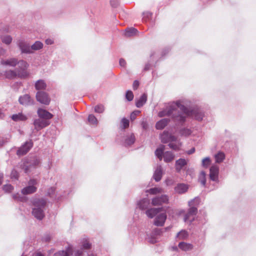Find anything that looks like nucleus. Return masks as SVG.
I'll return each mask as SVG.
<instances>
[{
  "instance_id": "f257e3e1",
  "label": "nucleus",
  "mask_w": 256,
  "mask_h": 256,
  "mask_svg": "<svg viewBox=\"0 0 256 256\" xmlns=\"http://www.w3.org/2000/svg\"><path fill=\"white\" fill-rule=\"evenodd\" d=\"M185 106L180 102L168 104L164 110L158 112L160 117L172 115L176 120L180 121V116L182 110H185Z\"/></svg>"
},
{
  "instance_id": "f03ea898",
  "label": "nucleus",
  "mask_w": 256,
  "mask_h": 256,
  "mask_svg": "<svg viewBox=\"0 0 256 256\" xmlns=\"http://www.w3.org/2000/svg\"><path fill=\"white\" fill-rule=\"evenodd\" d=\"M32 214L38 220H42L44 216V210L46 200L44 198H36L33 200Z\"/></svg>"
},
{
  "instance_id": "7ed1b4c3",
  "label": "nucleus",
  "mask_w": 256,
  "mask_h": 256,
  "mask_svg": "<svg viewBox=\"0 0 256 256\" xmlns=\"http://www.w3.org/2000/svg\"><path fill=\"white\" fill-rule=\"evenodd\" d=\"M160 140L163 143L170 142L168 144L170 148L175 150H178L182 146L180 140H178L175 136L172 135L168 132H163L160 135Z\"/></svg>"
},
{
  "instance_id": "20e7f679",
  "label": "nucleus",
  "mask_w": 256,
  "mask_h": 256,
  "mask_svg": "<svg viewBox=\"0 0 256 256\" xmlns=\"http://www.w3.org/2000/svg\"><path fill=\"white\" fill-rule=\"evenodd\" d=\"M200 202V200L198 198H196L188 202V206L190 208L188 214L184 216V220L185 222H191L194 220V216L197 212V208L195 206L198 205Z\"/></svg>"
},
{
  "instance_id": "39448f33",
  "label": "nucleus",
  "mask_w": 256,
  "mask_h": 256,
  "mask_svg": "<svg viewBox=\"0 0 256 256\" xmlns=\"http://www.w3.org/2000/svg\"><path fill=\"white\" fill-rule=\"evenodd\" d=\"M185 108L186 110H182V115L180 116V122H184L186 116H189L194 117L198 120H202L204 114L199 110H194L192 111H190L186 108L185 107Z\"/></svg>"
},
{
  "instance_id": "423d86ee",
  "label": "nucleus",
  "mask_w": 256,
  "mask_h": 256,
  "mask_svg": "<svg viewBox=\"0 0 256 256\" xmlns=\"http://www.w3.org/2000/svg\"><path fill=\"white\" fill-rule=\"evenodd\" d=\"M29 76V73L27 71L19 72L18 70H8L1 72H0V77L4 76L7 78H14L16 77L20 78H26Z\"/></svg>"
},
{
  "instance_id": "0eeeda50",
  "label": "nucleus",
  "mask_w": 256,
  "mask_h": 256,
  "mask_svg": "<svg viewBox=\"0 0 256 256\" xmlns=\"http://www.w3.org/2000/svg\"><path fill=\"white\" fill-rule=\"evenodd\" d=\"M38 182L36 180L31 179L28 182V186L22 190V194L27 195L35 192L37 190V187L36 186Z\"/></svg>"
},
{
  "instance_id": "6e6552de",
  "label": "nucleus",
  "mask_w": 256,
  "mask_h": 256,
  "mask_svg": "<svg viewBox=\"0 0 256 256\" xmlns=\"http://www.w3.org/2000/svg\"><path fill=\"white\" fill-rule=\"evenodd\" d=\"M36 98L37 101L46 105H48L50 101V99L48 94L46 92L42 91L38 92L36 94Z\"/></svg>"
},
{
  "instance_id": "1a4fd4ad",
  "label": "nucleus",
  "mask_w": 256,
  "mask_h": 256,
  "mask_svg": "<svg viewBox=\"0 0 256 256\" xmlns=\"http://www.w3.org/2000/svg\"><path fill=\"white\" fill-rule=\"evenodd\" d=\"M50 124V122L47 120H44L40 118L36 119L34 122V129L38 131L42 128L47 126Z\"/></svg>"
},
{
  "instance_id": "9d476101",
  "label": "nucleus",
  "mask_w": 256,
  "mask_h": 256,
  "mask_svg": "<svg viewBox=\"0 0 256 256\" xmlns=\"http://www.w3.org/2000/svg\"><path fill=\"white\" fill-rule=\"evenodd\" d=\"M32 142L31 141L26 142L17 151V154L23 156L26 154L32 146Z\"/></svg>"
},
{
  "instance_id": "9b49d317",
  "label": "nucleus",
  "mask_w": 256,
  "mask_h": 256,
  "mask_svg": "<svg viewBox=\"0 0 256 256\" xmlns=\"http://www.w3.org/2000/svg\"><path fill=\"white\" fill-rule=\"evenodd\" d=\"M168 201V196L166 195H162L160 197H156L152 198V204L153 206H160L163 204H166Z\"/></svg>"
},
{
  "instance_id": "f8f14e48",
  "label": "nucleus",
  "mask_w": 256,
  "mask_h": 256,
  "mask_svg": "<svg viewBox=\"0 0 256 256\" xmlns=\"http://www.w3.org/2000/svg\"><path fill=\"white\" fill-rule=\"evenodd\" d=\"M19 102L20 104L24 106H30L34 104V100L32 99L30 95L28 94L20 96L19 98Z\"/></svg>"
},
{
  "instance_id": "ddd939ff",
  "label": "nucleus",
  "mask_w": 256,
  "mask_h": 256,
  "mask_svg": "<svg viewBox=\"0 0 256 256\" xmlns=\"http://www.w3.org/2000/svg\"><path fill=\"white\" fill-rule=\"evenodd\" d=\"M166 218V215L165 212L158 214L155 218L154 221V225L156 226H162Z\"/></svg>"
},
{
  "instance_id": "4468645a",
  "label": "nucleus",
  "mask_w": 256,
  "mask_h": 256,
  "mask_svg": "<svg viewBox=\"0 0 256 256\" xmlns=\"http://www.w3.org/2000/svg\"><path fill=\"white\" fill-rule=\"evenodd\" d=\"M18 46L22 53L32 54L30 46L27 42L23 40H20Z\"/></svg>"
},
{
  "instance_id": "2eb2a0df",
  "label": "nucleus",
  "mask_w": 256,
  "mask_h": 256,
  "mask_svg": "<svg viewBox=\"0 0 256 256\" xmlns=\"http://www.w3.org/2000/svg\"><path fill=\"white\" fill-rule=\"evenodd\" d=\"M37 113L40 118L47 120L48 121L53 116L52 114L42 108H38Z\"/></svg>"
},
{
  "instance_id": "dca6fc26",
  "label": "nucleus",
  "mask_w": 256,
  "mask_h": 256,
  "mask_svg": "<svg viewBox=\"0 0 256 256\" xmlns=\"http://www.w3.org/2000/svg\"><path fill=\"white\" fill-rule=\"evenodd\" d=\"M210 177L211 180L216 181L218 179V174L219 172L218 166L216 165L212 166L210 170Z\"/></svg>"
},
{
  "instance_id": "f3484780",
  "label": "nucleus",
  "mask_w": 256,
  "mask_h": 256,
  "mask_svg": "<svg viewBox=\"0 0 256 256\" xmlns=\"http://www.w3.org/2000/svg\"><path fill=\"white\" fill-rule=\"evenodd\" d=\"M188 160L184 158H180L176 162L175 168L177 172H180L187 164Z\"/></svg>"
},
{
  "instance_id": "a211bd4d",
  "label": "nucleus",
  "mask_w": 256,
  "mask_h": 256,
  "mask_svg": "<svg viewBox=\"0 0 256 256\" xmlns=\"http://www.w3.org/2000/svg\"><path fill=\"white\" fill-rule=\"evenodd\" d=\"M1 64L14 67L18 64V60L15 58H11L8 60H2L0 61Z\"/></svg>"
},
{
  "instance_id": "6ab92c4d",
  "label": "nucleus",
  "mask_w": 256,
  "mask_h": 256,
  "mask_svg": "<svg viewBox=\"0 0 256 256\" xmlns=\"http://www.w3.org/2000/svg\"><path fill=\"white\" fill-rule=\"evenodd\" d=\"M162 174V167L160 166H158L154 172L153 178L156 182H158L161 180Z\"/></svg>"
},
{
  "instance_id": "aec40b11",
  "label": "nucleus",
  "mask_w": 256,
  "mask_h": 256,
  "mask_svg": "<svg viewBox=\"0 0 256 256\" xmlns=\"http://www.w3.org/2000/svg\"><path fill=\"white\" fill-rule=\"evenodd\" d=\"M188 186L187 184H179L175 188L174 190L176 192L182 194L187 192Z\"/></svg>"
},
{
  "instance_id": "412c9836",
  "label": "nucleus",
  "mask_w": 256,
  "mask_h": 256,
  "mask_svg": "<svg viewBox=\"0 0 256 256\" xmlns=\"http://www.w3.org/2000/svg\"><path fill=\"white\" fill-rule=\"evenodd\" d=\"M162 210V208H152L148 210L146 212V216L149 218H153L156 214L160 212Z\"/></svg>"
},
{
  "instance_id": "4be33fe9",
  "label": "nucleus",
  "mask_w": 256,
  "mask_h": 256,
  "mask_svg": "<svg viewBox=\"0 0 256 256\" xmlns=\"http://www.w3.org/2000/svg\"><path fill=\"white\" fill-rule=\"evenodd\" d=\"M35 88L38 90H44L46 88V84L43 80H39L35 82Z\"/></svg>"
},
{
  "instance_id": "5701e85b",
  "label": "nucleus",
  "mask_w": 256,
  "mask_h": 256,
  "mask_svg": "<svg viewBox=\"0 0 256 256\" xmlns=\"http://www.w3.org/2000/svg\"><path fill=\"white\" fill-rule=\"evenodd\" d=\"M178 246L181 250L185 252L190 250L193 248V246L192 244L185 242H180Z\"/></svg>"
},
{
  "instance_id": "b1692460",
  "label": "nucleus",
  "mask_w": 256,
  "mask_h": 256,
  "mask_svg": "<svg viewBox=\"0 0 256 256\" xmlns=\"http://www.w3.org/2000/svg\"><path fill=\"white\" fill-rule=\"evenodd\" d=\"M168 118H163L158 122L156 124V128L157 130L163 129L168 123Z\"/></svg>"
},
{
  "instance_id": "393cba45",
  "label": "nucleus",
  "mask_w": 256,
  "mask_h": 256,
  "mask_svg": "<svg viewBox=\"0 0 256 256\" xmlns=\"http://www.w3.org/2000/svg\"><path fill=\"white\" fill-rule=\"evenodd\" d=\"M72 253V248L71 246H69L68 249L64 251H60L54 254V256H70Z\"/></svg>"
},
{
  "instance_id": "a878e982",
  "label": "nucleus",
  "mask_w": 256,
  "mask_h": 256,
  "mask_svg": "<svg viewBox=\"0 0 256 256\" xmlns=\"http://www.w3.org/2000/svg\"><path fill=\"white\" fill-rule=\"evenodd\" d=\"M19 68H16V70H18L19 72L27 71L26 69L28 66V64L24 60H21L18 61V64Z\"/></svg>"
},
{
  "instance_id": "bb28decb",
  "label": "nucleus",
  "mask_w": 256,
  "mask_h": 256,
  "mask_svg": "<svg viewBox=\"0 0 256 256\" xmlns=\"http://www.w3.org/2000/svg\"><path fill=\"white\" fill-rule=\"evenodd\" d=\"M11 118L13 120L16 122L24 121L27 119L26 116L22 113L13 114L11 116Z\"/></svg>"
},
{
  "instance_id": "cd10ccee",
  "label": "nucleus",
  "mask_w": 256,
  "mask_h": 256,
  "mask_svg": "<svg viewBox=\"0 0 256 256\" xmlns=\"http://www.w3.org/2000/svg\"><path fill=\"white\" fill-rule=\"evenodd\" d=\"M147 96L146 94H144L136 102V106L138 108L142 107L146 102Z\"/></svg>"
},
{
  "instance_id": "c85d7f7f",
  "label": "nucleus",
  "mask_w": 256,
  "mask_h": 256,
  "mask_svg": "<svg viewBox=\"0 0 256 256\" xmlns=\"http://www.w3.org/2000/svg\"><path fill=\"white\" fill-rule=\"evenodd\" d=\"M150 204V202L147 198H144L140 200L138 205L139 208L141 210H145L148 208Z\"/></svg>"
},
{
  "instance_id": "c756f323",
  "label": "nucleus",
  "mask_w": 256,
  "mask_h": 256,
  "mask_svg": "<svg viewBox=\"0 0 256 256\" xmlns=\"http://www.w3.org/2000/svg\"><path fill=\"white\" fill-rule=\"evenodd\" d=\"M43 44L40 41H36L32 46H30L32 54L34 50H38L43 48Z\"/></svg>"
},
{
  "instance_id": "7c9ffc66",
  "label": "nucleus",
  "mask_w": 256,
  "mask_h": 256,
  "mask_svg": "<svg viewBox=\"0 0 256 256\" xmlns=\"http://www.w3.org/2000/svg\"><path fill=\"white\" fill-rule=\"evenodd\" d=\"M164 160L166 162L172 161L174 158V154L170 152H166L164 154Z\"/></svg>"
},
{
  "instance_id": "2f4dec72",
  "label": "nucleus",
  "mask_w": 256,
  "mask_h": 256,
  "mask_svg": "<svg viewBox=\"0 0 256 256\" xmlns=\"http://www.w3.org/2000/svg\"><path fill=\"white\" fill-rule=\"evenodd\" d=\"M164 146L163 145L160 146L158 148L155 154L156 156L160 159V160H162V155L164 156Z\"/></svg>"
},
{
  "instance_id": "473e14b6",
  "label": "nucleus",
  "mask_w": 256,
  "mask_h": 256,
  "mask_svg": "<svg viewBox=\"0 0 256 256\" xmlns=\"http://www.w3.org/2000/svg\"><path fill=\"white\" fill-rule=\"evenodd\" d=\"M137 32L136 29L132 28L126 30L124 35L126 36L130 37L136 35Z\"/></svg>"
},
{
  "instance_id": "72a5a7b5",
  "label": "nucleus",
  "mask_w": 256,
  "mask_h": 256,
  "mask_svg": "<svg viewBox=\"0 0 256 256\" xmlns=\"http://www.w3.org/2000/svg\"><path fill=\"white\" fill-rule=\"evenodd\" d=\"M216 162L220 163L222 162L225 158V155L224 152H220L214 156Z\"/></svg>"
},
{
  "instance_id": "f704fd0d",
  "label": "nucleus",
  "mask_w": 256,
  "mask_h": 256,
  "mask_svg": "<svg viewBox=\"0 0 256 256\" xmlns=\"http://www.w3.org/2000/svg\"><path fill=\"white\" fill-rule=\"evenodd\" d=\"M2 42L6 44H9L12 41V38L10 36L6 35L0 36Z\"/></svg>"
},
{
  "instance_id": "c9c22d12",
  "label": "nucleus",
  "mask_w": 256,
  "mask_h": 256,
  "mask_svg": "<svg viewBox=\"0 0 256 256\" xmlns=\"http://www.w3.org/2000/svg\"><path fill=\"white\" fill-rule=\"evenodd\" d=\"M177 238L180 240H184L188 236V233L185 230H182L176 236Z\"/></svg>"
},
{
  "instance_id": "e433bc0d",
  "label": "nucleus",
  "mask_w": 256,
  "mask_h": 256,
  "mask_svg": "<svg viewBox=\"0 0 256 256\" xmlns=\"http://www.w3.org/2000/svg\"><path fill=\"white\" fill-rule=\"evenodd\" d=\"M134 136L133 134H131L130 136H128V138L126 139L125 144L127 145H131L134 143Z\"/></svg>"
},
{
  "instance_id": "4c0bfd02",
  "label": "nucleus",
  "mask_w": 256,
  "mask_h": 256,
  "mask_svg": "<svg viewBox=\"0 0 256 256\" xmlns=\"http://www.w3.org/2000/svg\"><path fill=\"white\" fill-rule=\"evenodd\" d=\"M148 192L152 194H157L162 193L163 192L162 188H154L150 189Z\"/></svg>"
},
{
  "instance_id": "58836bf2",
  "label": "nucleus",
  "mask_w": 256,
  "mask_h": 256,
  "mask_svg": "<svg viewBox=\"0 0 256 256\" xmlns=\"http://www.w3.org/2000/svg\"><path fill=\"white\" fill-rule=\"evenodd\" d=\"M88 121L90 124H98V120L93 114H90L88 116Z\"/></svg>"
},
{
  "instance_id": "ea45409f",
  "label": "nucleus",
  "mask_w": 256,
  "mask_h": 256,
  "mask_svg": "<svg viewBox=\"0 0 256 256\" xmlns=\"http://www.w3.org/2000/svg\"><path fill=\"white\" fill-rule=\"evenodd\" d=\"M199 180L203 186L205 185L206 182V174L204 172H200V177H199Z\"/></svg>"
},
{
  "instance_id": "a19ab883",
  "label": "nucleus",
  "mask_w": 256,
  "mask_h": 256,
  "mask_svg": "<svg viewBox=\"0 0 256 256\" xmlns=\"http://www.w3.org/2000/svg\"><path fill=\"white\" fill-rule=\"evenodd\" d=\"M14 200L17 201L24 202L26 200V198L24 196H22L19 194H14L13 195Z\"/></svg>"
},
{
  "instance_id": "79ce46f5",
  "label": "nucleus",
  "mask_w": 256,
  "mask_h": 256,
  "mask_svg": "<svg viewBox=\"0 0 256 256\" xmlns=\"http://www.w3.org/2000/svg\"><path fill=\"white\" fill-rule=\"evenodd\" d=\"M2 189L6 192H10L13 190L14 187L10 184H7L3 186Z\"/></svg>"
},
{
  "instance_id": "37998d69",
  "label": "nucleus",
  "mask_w": 256,
  "mask_h": 256,
  "mask_svg": "<svg viewBox=\"0 0 256 256\" xmlns=\"http://www.w3.org/2000/svg\"><path fill=\"white\" fill-rule=\"evenodd\" d=\"M55 188H49L48 190V195L50 197L53 198H54L56 199V196L54 195V193H55Z\"/></svg>"
},
{
  "instance_id": "c03bdc74",
  "label": "nucleus",
  "mask_w": 256,
  "mask_h": 256,
  "mask_svg": "<svg viewBox=\"0 0 256 256\" xmlns=\"http://www.w3.org/2000/svg\"><path fill=\"white\" fill-rule=\"evenodd\" d=\"M104 110V106L102 104L97 105L94 108V112H96L102 113Z\"/></svg>"
},
{
  "instance_id": "a18cd8bd",
  "label": "nucleus",
  "mask_w": 256,
  "mask_h": 256,
  "mask_svg": "<svg viewBox=\"0 0 256 256\" xmlns=\"http://www.w3.org/2000/svg\"><path fill=\"white\" fill-rule=\"evenodd\" d=\"M210 160L209 158H204L202 160V166L204 167L207 168L208 166L210 164Z\"/></svg>"
},
{
  "instance_id": "49530a36",
  "label": "nucleus",
  "mask_w": 256,
  "mask_h": 256,
  "mask_svg": "<svg viewBox=\"0 0 256 256\" xmlns=\"http://www.w3.org/2000/svg\"><path fill=\"white\" fill-rule=\"evenodd\" d=\"M126 98L128 101H131L134 98V94L132 91L128 90L126 93Z\"/></svg>"
},
{
  "instance_id": "de8ad7c7",
  "label": "nucleus",
  "mask_w": 256,
  "mask_h": 256,
  "mask_svg": "<svg viewBox=\"0 0 256 256\" xmlns=\"http://www.w3.org/2000/svg\"><path fill=\"white\" fill-rule=\"evenodd\" d=\"M140 110H135L133 112L130 114V119L132 120H134L136 118V116L140 113Z\"/></svg>"
},
{
  "instance_id": "09e8293b",
  "label": "nucleus",
  "mask_w": 256,
  "mask_h": 256,
  "mask_svg": "<svg viewBox=\"0 0 256 256\" xmlns=\"http://www.w3.org/2000/svg\"><path fill=\"white\" fill-rule=\"evenodd\" d=\"M122 124L123 126V128H126L128 127L129 126V121L126 118H122Z\"/></svg>"
},
{
  "instance_id": "8fccbe9b",
  "label": "nucleus",
  "mask_w": 256,
  "mask_h": 256,
  "mask_svg": "<svg viewBox=\"0 0 256 256\" xmlns=\"http://www.w3.org/2000/svg\"><path fill=\"white\" fill-rule=\"evenodd\" d=\"M190 130L188 129H184L181 131V134L185 136L190 135Z\"/></svg>"
},
{
  "instance_id": "3c124183",
  "label": "nucleus",
  "mask_w": 256,
  "mask_h": 256,
  "mask_svg": "<svg viewBox=\"0 0 256 256\" xmlns=\"http://www.w3.org/2000/svg\"><path fill=\"white\" fill-rule=\"evenodd\" d=\"M18 173L17 172L16 170H13L12 172L11 177H12V178L16 179V178H18Z\"/></svg>"
},
{
  "instance_id": "603ef678",
  "label": "nucleus",
  "mask_w": 256,
  "mask_h": 256,
  "mask_svg": "<svg viewBox=\"0 0 256 256\" xmlns=\"http://www.w3.org/2000/svg\"><path fill=\"white\" fill-rule=\"evenodd\" d=\"M110 4L113 7H116L118 4V2L117 0H111Z\"/></svg>"
},
{
  "instance_id": "864d4df0",
  "label": "nucleus",
  "mask_w": 256,
  "mask_h": 256,
  "mask_svg": "<svg viewBox=\"0 0 256 256\" xmlns=\"http://www.w3.org/2000/svg\"><path fill=\"white\" fill-rule=\"evenodd\" d=\"M84 248H86V249H88L89 248H90V244L88 243V242L86 240L83 244L82 245Z\"/></svg>"
},
{
  "instance_id": "5fc2aeb1",
  "label": "nucleus",
  "mask_w": 256,
  "mask_h": 256,
  "mask_svg": "<svg viewBox=\"0 0 256 256\" xmlns=\"http://www.w3.org/2000/svg\"><path fill=\"white\" fill-rule=\"evenodd\" d=\"M121 66L124 67L126 65V62L123 58H120L119 62Z\"/></svg>"
},
{
  "instance_id": "6e6d98bb",
  "label": "nucleus",
  "mask_w": 256,
  "mask_h": 256,
  "mask_svg": "<svg viewBox=\"0 0 256 256\" xmlns=\"http://www.w3.org/2000/svg\"><path fill=\"white\" fill-rule=\"evenodd\" d=\"M40 162L36 158H34L33 160L32 163H30V165L32 164L33 166H36Z\"/></svg>"
},
{
  "instance_id": "4d7b16f0",
  "label": "nucleus",
  "mask_w": 256,
  "mask_h": 256,
  "mask_svg": "<svg viewBox=\"0 0 256 256\" xmlns=\"http://www.w3.org/2000/svg\"><path fill=\"white\" fill-rule=\"evenodd\" d=\"M139 86V82L137 80H135L134 81V83H133V88L134 90H136L137 89V88H138Z\"/></svg>"
},
{
  "instance_id": "13d9d810",
  "label": "nucleus",
  "mask_w": 256,
  "mask_h": 256,
  "mask_svg": "<svg viewBox=\"0 0 256 256\" xmlns=\"http://www.w3.org/2000/svg\"><path fill=\"white\" fill-rule=\"evenodd\" d=\"M165 182L167 186H170L172 184L173 181L171 179L168 178L166 180Z\"/></svg>"
},
{
  "instance_id": "bf43d9fd",
  "label": "nucleus",
  "mask_w": 256,
  "mask_h": 256,
  "mask_svg": "<svg viewBox=\"0 0 256 256\" xmlns=\"http://www.w3.org/2000/svg\"><path fill=\"white\" fill-rule=\"evenodd\" d=\"M45 42L46 44H52L54 43V41L50 38L46 39Z\"/></svg>"
},
{
  "instance_id": "052dcab7",
  "label": "nucleus",
  "mask_w": 256,
  "mask_h": 256,
  "mask_svg": "<svg viewBox=\"0 0 256 256\" xmlns=\"http://www.w3.org/2000/svg\"><path fill=\"white\" fill-rule=\"evenodd\" d=\"M195 152V148H191L190 150H188L186 153L188 154H193L194 152Z\"/></svg>"
},
{
  "instance_id": "680f3d73",
  "label": "nucleus",
  "mask_w": 256,
  "mask_h": 256,
  "mask_svg": "<svg viewBox=\"0 0 256 256\" xmlns=\"http://www.w3.org/2000/svg\"><path fill=\"white\" fill-rule=\"evenodd\" d=\"M142 126L144 129H146L148 128V124L146 122H142Z\"/></svg>"
},
{
  "instance_id": "e2e57ef3",
  "label": "nucleus",
  "mask_w": 256,
  "mask_h": 256,
  "mask_svg": "<svg viewBox=\"0 0 256 256\" xmlns=\"http://www.w3.org/2000/svg\"><path fill=\"white\" fill-rule=\"evenodd\" d=\"M6 53V50L2 48H0V56L4 55Z\"/></svg>"
},
{
  "instance_id": "0e129e2a",
  "label": "nucleus",
  "mask_w": 256,
  "mask_h": 256,
  "mask_svg": "<svg viewBox=\"0 0 256 256\" xmlns=\"http://www.w3.org/2000/svg\"><path fill=\"white\" fill-rule=\"evenodd\" d=\"M32 256H44L42 254L39 252H35Z\"/></svg>"
},
{
  "instance_id": "69168bd1",
  "label": "nucleus",
  "mask_w": 256,
  "mask_h": 256,
  "mask_svg": "<svg viewBox=\"0 0 256 256\" xmlns=\"http://www.w3.org/2000/svg\"><path fill=\"white\" fill-rule=\"evenodd\" d=\"M82 251L78 250L76 254V256H82Z\"/></svg>"
},
{
  "instance_id": "338daca9",
  "label": "nucleus",
  "mask_w": 256,
  "mask_h": 256,
  "mask_svg": "<svg viewBox=\"0 0 256 256\" xmlns=\"http://www.w3.org/2000/svg\"><path fill=\"white\" fill-rule=\"evenodd\" d=\"M4 116V114L1 110H0V118H3Z\"/></svg>"
},
{
  "instance_id": "774afa93",
  "label": "nucleus",
  "mask_w": 256,
  "mask_h": 256,
  "mask_svg": "<svg viewBox=\"0 0 256 256\" xmlns=\"http://www.w3.org/2000/svg\"><path fill=\"white\" fill-rule=\"evenodd\" d=\"M2 178H3V174H0V185L2 183Z\"/></svg>"
}]
</instances>
